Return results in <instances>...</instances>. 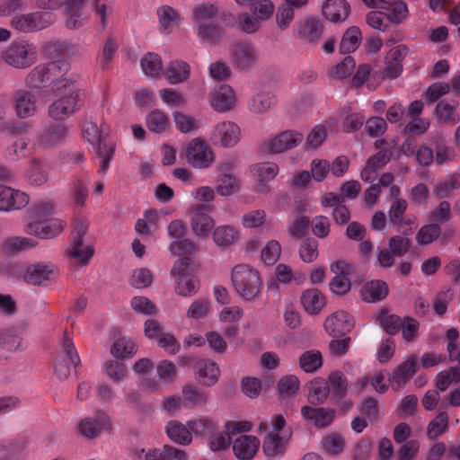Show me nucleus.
Returning <instances> with one entry per match:
<instances>
[{
    "mask_svg": "<svg viewBox=\"0 0 460 460\" xmlns=\"http://www.w3.org/2000/svg\"><path fill=\"white\" fill-rule=\"evenodd\" d=\"M36 244L37 243L31 238L13 236L4 240L2 249L6 253H13L32 248L36 246Z\"/></svg>",
    "mask_w": 460,
    "mask_h": 460,
    "instance_id": "obj_45",
    "label": "nucleus"
},
{
    "mask_svg": "<svg viewBox=\"0 0 460 460\" xmlns=\"http://www.w3.org/2000/svg\"><path fill=\"white\" fill-rule=\"evenodd\" d=\"M110 429L109 418L103 412H97L93 418H85L79 424L81 434L87 438H94L103 430Z\"/></svg>",
    "mask_w": 460,
    "mask_h": 460,
    "instance_id": "obj_19",
    "label": "nucleus"
},
{
    "mask_svg": "<svg viewBox=\"0 0 460 460\" xmlns=\"http://www.w3.org/2000/svg\"><path fill=\"white\" fill-rule=\"evenodd\" d=\"M210 310V303L208 299L199 298L194 300L188 311L187 317L192 319H200L208 315Z\"/></svg>",
    "mask_w": 460,
    "mask_h": 460,
    "instance_id": "obj_63",
    "label": "nucleus"
},
{
    "mask_svg": "<svg viewBox=\"0 0 460 460\" xmlns=\"http://www.w3.org/2000/svg\"><path fill=\"white\" fill-rule=\"evenodd\" d=\"M300 303L307 314L315 315L325 306L326 298L320 290L309 288L302 293Z\"/></svg>",
    "mask_w": 460,
    "mask_h": 460,
    "instance_id": "obj_25",
    "label": "nucleus"
},
{
    "mask_svg": "<svg viewBox=\"0 0 460 460\" xmlns=\"http://www.w3.org/2000/svg\"><path fill=\"white\" fill-rule=\"evenodd\" d=\"M27 179L31 184L37 186L42 185L47 181L48 175L39 160H31V168L27 172Z\"/></svg>",
    "mask_w": 460,
    "mask_h": 460,
    "instance_id": "obj_60",
    "label": "nucleus"
},
{
    "mask_svg": "<svg viewBox=\"0 0 460 460\" xmlns=\"http://www.w3.org/2000/svg\"><path fill=\"white\" fill-rule=\"evenodd\" d=\"M300 382L296 376L289 375L282 377L278 385L279 392L284 396H292L299 389Z\"/></svg>",
    "mask_w": 460,
    "mask_h": 460,
    "instance_id": "obj_64",
    "label": "nucleus"
},
{
    "mask_svg": "<svg viewBox=\"0 0 460 460\" xmlns=\"http://www.w3.org/2000/svg\"><path fill=\"white\" fill-rule=\"evenodd\" d=\"M299 254L303 261H314L318 256V242L314 238L305 239L300 246Z\"/></svg>",
    "mask_w": 460,
    "mask_h": 460,
    "instance_id": "obj_61",
    "label": "nucleus"
},
{
    "mask_svg": "<svg viewBox=\"0 0 460 460\" xmlns=\"http://www.w3.org/2000/svg\"><path fill=\"white\" fill-rule=\"evenodd\" d=\"M454 298V293L450 288H443L438 292L433 300V308L437 314L443 315L447 310V305Z\"/></svg>",
    "mask_w": 460,
    "mask_h": 460,
    "instance_id": "obj_57",
    "label": "nucleus"
},
{
    "mask_svg": "<svg viewBox=\"0 0 460 460\" xmlns=\"http://www.w3.org/2000/svg\"><path fill=\"white\" fill-rule=\"evenodd\" d=\"M69 136V128L66 124H54L46 128L33 144L34 152L55 147L63 143Z\"/></svg>",
    "mask_w": 460,
    "mask_h": 460,
    "instance_id": "obj_10",
    "label": "nucleus"
},
{
    "mask_svg": "<svg viewBox=\"0 0 460 460\" xmlns=\"http://www.w3.org/2000/svg\"><path fill=\"white\" fill-rule=\"evenodd\" d=\"M157 14L159 16L161 26L166 32H170L172 27L179 24L181 21L180 14L168 5L159 8Z\"/></svg>",
    "mask_w": 460,
    "mask_h": 460,
    "instance_id": "obj_48",
    "label": "nucleus"
},
{
    "mask_svg": "<svg viewBox=\"0 0 460 460\" xmlns=\"http://www.w3.org/2000/svg\"><path fill=\"white\" fill-rule=\"evenodd\" d=\"M213 239L218 246L228 247L239 239V232L230 226H219L213 232Z\"/></svg>",
    "mask_w": 460,
    "mask_h": 460,
    "instance_id": "obj_37",
    "label": "nucleus"
},
{
    "mask_svg": "<svg viewBox=\"0 0 460 460\" xmlns=\"http://www.w3.org/2000/svg\"><path fill=\"white\" fill-rule=\"evenodd\" d=\"M55 268L51 264L37 263L30 265L23 276V279L28 284L41 285L45 281L54 279Z\"/></svg>",
    "mask_w": 460,
    "mask_h": 460,
    "instance_id": "obj_22",
    "label": "nucleus"
},
{
    "mask_svg": "<svg viewBox=\"0 0 460 460\" xmlns=\"http://www.w3.org/2000/svg\"><path fill=\"white\" fill-rule=\"evenodd\" d=\"M168 437L175 443L188 445L191 442L190 428L177 420H171L166 426Z\"/></svg>",
    "mask_w": 460,
    "mask_h": 460,
    "instance_id": "obj_34",
    "label": "nucleus"
},
{
    "mask_svg": "<svg viewBox=\"0 0 460 460\" xmlns=\"http://www.w3.org/2000/svg\"><path fill=\"white\" fill-rule=\"evenodd\" d=\"M260 448V440L251 435H242L233 443L234 456L240 460L252 458Z\"/></svg>",
    "mask_w": 460,
    "mask_h": 460,
    "instance_id": "obj_20",
    "label": "nucleus"
},
{
    "mask_svg": "<svg viewBox=\"0 0 460 460\" xmlns=\"http://www.w3.org/2000/svg\"><path fill=\"white\" fill-rule=\"evenodd\" d=\"M361 297L365 302H376L384 299L388 294V287L382 280L367 282L361 288Z\"/></svg>",
    "mask_w": 460,
    "mask_h": 460,
    "instance_id": "obj_29",
    "label": "nucleus"
},
{
    "mask_svg": "<svg viewBox=\"0 0 460 460\" xmlns=\"http://www.w3.org/2000/svg\"><path fill=\"white\" fill-rule=\"evenodd\" d=\"M251 12L261 22L267 21L273 15L275 5L271 0H252Z\"/></svg>",
    "mask_w": 460,
    "mask_h": 460,
    "instance_id": "obj_51",
    "label": "nucleus"
},
{
    "mask_svg": "<svg viewBox=\"0 0 460 460\" xmlns=\"http://www.w3.org/2000/svg\"><path fill=\"white\" fill-rule=\"evenodd\" d=\"M460 188V173L449 174L447 179L437 184L436 194L440 198L447 197L451 191Z\"/></svg>",
    "mask_w": 460,
    "mask_h": 460,
    "instance_id": "obj_55",
    "label": "nucleus"
},
{
    "mask_svg": "<svg viewBox=\"0 0 460 460\" xmlns=\"http://www.w3.org/2000/svg\"><path fill=\"white\" fill-rule=\"evenodd\" d=\"M323 365V357L319 350L310 349L299 357V366L305 373H314Z\"/></svg>",
    "mask_w": 460,
    "mask_h": 460,
    "instance_id": "obj_39",
    "label": "nucleus"
},
{
    "mask_svg": "<svg viewBox=\"0 0 460 460\" xmlns=\"http://www.w3.org/2000/svg\"><path fill=\"white\" fill-rule=\"evenodd\" d=\"M80 362L77 352L72 341L65 338L63 343V355L54 360V370L59 379H66L70 375V366L76 367Z\"/></svg>",
    "mask_w": 460,
    "mask_h": 460,
    "instance_id": "obj_13",
    "label": "nucleus"
},
{
    "mask_svg": "<svg viewBox=\"0 0 460 460\" xmlns=\"http://www.w3.org/2000/svg\"><path fill=\"white\" fill-rule=\"evenodd\" d=\"M323 24L315 18L300 22L296 26L297 36L309 42H316L323 33Z\"/></svg>",
    "mask_w": 460,
    "mask_h": 460,
    "instance_id": "obj_28",
    "label": "nucleus"
},
{
    "mask_svg": "<svg viewBox=\"0 0 460 460\" xmlns=\"http://www.w3.org/2000/svg\"><path fill=\"white\" fill-rule=\"evenodd\" d=\"M457 102L440 101L437 107L436 112L440 121L455 125L458 121V114L456 113Z\"/></svg>",
    "mask_w": 460,
    "mask_h": 460,
    "instance_id": "obj_40",
    "label": "nucleus"
},
{
    "mask_svg": "<svg viewBox=\"0 0 460 460\" xmlns=\"http://www.w3.org/2000/svg\"><path fill=\"white\" fill-rule=\"evenodd\" d=\"M241 130L238 125L232 121L217 123L212 133V140L223 147H233L240 140Z\"/></svg>",
    "mask_w": 460,
    "mask_h": 460,
    "instance_id": "obj_14",
    "label": "nucleus"
},
{
    "mask_svg": "<svg viewBox=\"0 0 460 460\" xmlns=\"http://www.w3.org/2000/svg\"><path fill=\"white\" fill-rule=\"evenodd\" d=\"M2 58L11 66L25 69L37 61V49L27 40L13 41L3 51Z\"/></svg>",
    "mask_w": 460,
    "mask_h": 460,
    "instance_id": "obj_5",
    "label": "nucleus"
},
{
    "mask_svg": "<svg viewBox=\"0 0 460 460\" xmlns=\"http://www.w3.org/2000/svg\"><path fill=\"white\" fill-rule=\"evenodd\" d=\"M232 282L235 291L245 300H252L261 289L259 271L247 264H238L233 269Z\"/></svg>",
    "mask_w": 460,
    "mask_h": 460,
    "instance_id": "obj_4",
    "label": "nucleus"
},
{
    "mask_svg": "<svg viewBox=\"0 0 460 460\" xmlns=\"http://www.w3.org/2000/svg\"><path fill=\"white\" fill-rule=\"evenodd\" d=\"M301 414L305 420L311 421L314 426L324 428L333 421L335 410L331 408L304 406L301 409Z\"/></svg>",
    "mask_w": 460,
    "mask_h": 460,
    "instance_id": "obj_21",
    "label": "nucleus"
},
{
    "mask_svg": "<svg viewBox=\"0 0 460 460\" xmlns=\"http://www.w3.org/2000/svg\"><path fill=\"white\" fill-rule=\"evenodd\" d=\"M323 326L330 335L339 337L351 331L354 326V321L349 313L339 310L325 319Z\"/></svg>",
    "mask_w": 460,
    "mask_h": 460,
    "instance_id": "obj_16",
    "label": "nucleus"
},
{
    "mask_svg": "<svg viewBox=\"0 0 460 460\" xmlns=\"http://www.w3.org/2000/svg\"><path fill=\"white\" fill-rule=\"evenodd\" d=\"M210 104L214 110L224 112L231 110L235 104V95L229 85H221L209 95Z\"/></svg>",
    "mask_w": 460,
    "mask_h": 460,
    "instance_id": "obj_23",
    "label": "nucleus"
},
{
    "mask_svg": "<svg viewBox=\"0 0 460 460\" xmlns=\"http://www.w3.org/2000/svg\"><path fill=\"white\" fill-rule=\"evenodd\" d=\"M349 11L350 6L345 0H327L323 5V15L333 22L344 21Z\"/></svg>",
    "mask_w": 460,
    "mask_h": 460,
    "instance_id": "obj_27",
    "label": "nucleus"
},
{
    "mask_svg": "<svg viewBox=\"0 0 460 460\" xmlns=\"http://www.w3.org/2000/svg\"><path fill=\"white\" fill-rule=\"evenodd\" d=\"M208 206L194 205L190 208L191 213L190 227L193 234L199 237H208L214 226V219L206 212Z\"/></svg>",
    "mask_w": 460,
    "mask_h": 460,
    "instance_id": "obj_12",
    "label": "nucleus"
},
{
    "mask_svg": "<svg viewBox=\"0 0 460 460\" xmlns=\"http://www.w3.org/2000/svg\"><path fill=\"white\" fill-rule=\"evenodd\" d=\"M441 234V227L438 224L422 226L416 234L415 239L420 245H429Z\"/></svg>",
    "mask_w": 460,
    "mask_h": 460,
    "instance_id": "obj_44",
    "label": "nucleus"
},
{
    "mask_svg": "<svg viewBox=\"0 0 460 460\" xmlns=\"http://www.w3.org/2000/svg\"><path fill=\"white\" fill-rule=\"evenodd\" d=\"M16 115L20 119H26L37 113V99L35 94L27 90H18L13 95Z\"/></svg>",
    "mask_w": 460,
    "mask_h": 460,
    "instance_id": "obj_18",
    "label": "nucleus"
},
{
    "mask_svg": "<svg viewBox=\"0 0 460 460\" xmlns=\"http://www.w3.org/2000/svg\"><path fill=\"white\" fill-rule=\"evenodd\" d=\"M146 127L155 133L164 132L170 126L168 116L160 110H154L146 116Z\"/></svg>",
    "mask_w": 460,
    "mask_h": 460,
    "instance_id": "obj_41",
    "label": "nucleus"
},
{
    "mask_svg": "<svg viewBox=\"0 0 460 460\" xmlns=\"http://www.w3.org/2000/svg\"><path fill=\"white\" fill-rule=\"evenodd\" d=\"M93 247L92 245H84L81 237L75 238L68 250L70 259L79 265H86L93 257Z\"/></svg>",
    "mask_w": 460,
    "mask_h": 460,
    "instance_id": "obj_30",
    "label": "nucleus"
},
{
    "mask_svg": "<svg viewBox=\"0 0 460 460\" xmlns=\"http://www.w3.org/2000/svg\"><path fill=\"white\" fill-rule=\"evenodd\" d=\"M54 22L49 13H31L15 15L12 18L10 25L20 32L29 33L43 30Z\"/></svg>",
    "mask_w": 460,
    "mask_h": 460,
    "instance_id": "obj_8",
    "label": "nucleus"
},
{
    "mask_svg": "<svg viewBox=\"0 0 460 460\" xmlns=\"http://www.w3.org/2000/svg\"><path fill=\"white\" fill-rule=\"evenodd\" d=\"M190 431L200 436H208L217 429L216 422L208 417H200L188 422Z\"/></svg>",
    "mask_w": 460,
    "mask_h": 460,
    "instance_id": "obj_52",
    "label": "nucleus"
},
{
    "mask_svg": "<svg viewBox=\"0 0 460 460\" xmlns=\"http://www.w3.org/2000/svg\"><path fill=\"white\" fill-rule=\"evenodd\" d=\"M146 460H187V456L183 450L165 445L162 448L149 450Z\"/></svg>",
    "mask_w": 460,
    "mask_h": 460,
    "instance_id": "obj_31",
    "label": "nucleus"
},
{
    "mask_svg": "<svg viewBox=\"0 0 460 460\" xmlns=\"http://www.w3.org/2000/svg\"><path fill=\"white\" fill-rule=\"evenodd\" d=\"M280 254V243L277 240H270L261 250V260L264 263L272 265L279 259Z\"/></svg>",
    "mask_w": 460,
    "mask_h": 460,
    "instance_id": "obj_58",
    "label": "nucleus"
},
{
    "mask_svg": "<svg viewBox=\"0 0 460 460\" xmlns=\"http://www.w3.org/2000/svg\"><path fill=\"white\" fill-rule=\"evenodd\" d=\"M199 382L207 386L215 385L219 378L218 366L210 359H200L196 364Z\"/></svg>",
    "mask_w": 460,
    "mask_h": 460,
    "instance_id": "obj_26",
    "label": "nucleus"
},
{
    "mask_svg": "<svg viewBox=\"0 0 460 460\" xmlns=\"http://www.w3.org/2000/svg\"><path fill=\"white\" fill-rule=\"evenodd\" d=\"M0 348L13 352L22 350L25 345L14 329H4L0 330Z\"/></svg>",
    "mask_w": 460,
    "mask_h": 460,
    "instance_id": "obj_33",
    "label": "nucleus"
},
{
    "mask_svg": "<svg viewBox=\"0 0 460 460\" xmlns=\"http://www.w3.org/2000/svg\"><path fill=\"white\" fill-rule=\"evenodd\" d=\"M86 0H38L37 4L42 9H56L66 4V25L69 29L81 27L87 20L88 15L84 11V4Z\"/></svg>",
    "mask_w": 460,
    "mask_h": 460,
    "instance_id": "obj_7",
    "label": "nucleus"
},
{
    "mask_svg": "<svg viewBox=\"0 0 460 460\" xmlns=\"http://www.w3.org/2000/svg\"><path fill=\"white\" fill-rule=\"evenodd\" d=\"M416 364L417 359L413 357L401 364L394 372L392 385L395 384L397 385L396 389H398L402 385H403L416 372Z\"/></svg>",
    "mask_w": 460,
    "mask_h": 460,
    "instance_id": "obj_38",
    "label": "nucleus"
},
{
    "mask_svg": "<svg viewBox=\"0 0 460 460\" xmlns=\"http://www.w3.org/2000/svg\"><path fill=\"white\" fill-rule=\"evenodd\" d=\"M233 59L238 68L246 69L257 61L258 53L252 44L239 42L234 48Z\"/></svg>",
    "mask_w": 460,
    "mask_h": 460,
    "instance_id": "obj_24",
    "label": "nucleus"
},
{
    "mask_svg": "<svg viewBox=\"0 0 460 460\" xmlns=\"http://www.w3.org/2000/svg\"><path fill=\"white\" fill-rule=\"evenodd\" d=\"M449 417L446 411H440L430 420L427 427V436L429 439H436L444 434L448 428Z\"/></svg>",
    "mask_w": 460,
    "mask_h": 460,
    "instance_id": "obj_42",
    "label": "nucleus"
},
{
    "mask_svg": "<svg viewBox=\"0 0 460 460\" xmlns=\"http://www.w3.org/2000/svg\"><path fill=\"white\" fill-rule=\"evenodd\" d=\"M199 289V279L197 276L190 274L181 276L175 279V292L182 296H194Z\"/></svg>",
    "mask_w": 460,
    "mask_h": 460,
    "instance_id": "obj_32",
    "label": "nucleus"
},
{
    "mask_svg": "<svg viewBox=\"0 0 460 460\" xmlns=\"http://www.w3.org/2000/svg\"><path fill=\"white\" fill-rule=\"evenodd\" d=\"M64 79L61 78L60 66L56 62H49L40 64L31 70L25 78V84L31 89H40L51 85L56 93L58 83Z\"/></svg>",
    "mask_w": 460,
    "mask_h": 460,
    "instance_id": "obj_6",
    "label": "nucleus"
},
{
    "mask_svg": "<svg viewBox=\"0 0 460 460\" xmlns=\"http://www.w3.org/2000/svg\"><path fill=\"white\" fill-rule=\"evenodd\" d=\"M344 446V439L338 434L332 433L323 438V448L329 455L335 456L341 453Z\"/></svg>",
    "mask_w": 460,
    "mask_h": 460,
    "instance_id": "obj_59",
    "label": "nucleus"
},
{
    "mask_svg": "<svg viewBox=\"0 0 460 460\" xmlns=\"http://www.w3.org/2000/svg\"><path fill=\"white\" fill-rule=\"evenodd\" d=\"M252 172L261 183L273 180L279 172V166L274 163H261L255 164Z\"/></svg>",
    "mask_w": 460,
    "mask_h": 460,
    "instance_id": "obj_49",
    "label": "nucleus"
},
{
    "mask_svg": "<svg viewBox=\"0 0 460 460\" xmlns=\"http://www.w3.org/2000/svg\"><path fill=\"white\" fill-rule=\"evenodd\" d=\"M182 397L184 406L189 408H193L207 402L206 394L191 385L184 386Z\"/></svg>",
    "mask_w": 460,
    "mask_h": 460,
    "instance_id": "obj_53",
    "label": "nucleus"
},
{
    "mask_svg": "<svg viewBox=\"0 0 460 460\" xmlns=\"http://www.w3.org/2000/svg\"><path fill=\"white\" fill-rule=\"evenodd\" d=\"M216 189L219 195L228 196L239 190V183L233 175L222 174L217 179Z\"/></svg>",
    "mask_w": 460,
    "mask_h": 460,
    "instance_id": "obj_56",
    "label": "nucleus"
},
{
    "mask_svg": "<svg viewBox=\"0 0 460 460\" xmlns=\"http://www.w3.org/2000/svg\"><path fill=\"white\" fill-rule=\"evenodd\" d=\"M287 439L275 432H270L263 442V451L267 456L274 457L284 454Z\"/></svg>",
    "mask_w": 460,
    "mask_h": 460,
    "instance_id": "obj_35",
    "label": "nucleus"
},
{
    "mask_svg": "<svg viewBox=\"0 0 460 460\" xmlns=\"http://www.w3.org/2000/svg\"><path fill=\"white\" fill-rule=\"evenodd\" d=\"M82 137L93 145L94 153L100 158L99 173H105L115 153V144L107 135H102L97 124L84 120L82 125Z\"/></svg>",
    "mask_w": 460,
    "mask_h": 460,
    "instance_id": "obj_3",
    "label": "nucleus"
},
{
    "mask_svg": "<svg viewBox=\"0 0 460 460\" xmlns=\"http://www.w3.org/2000/svg\"><path fill=\"white\" fill-rule=\"evenodd\" d=\"M66 227V222L58 218L34 220L28 223L23 231L41 239L53 238L61 234Z\"/></svg>",
    "mask_w": 460,
    "mask_h": 460,
    "instance_id": "obj_11",
    "label": "nucleus"
},
{
    "mask_svg": "<svg viewBox=\"0 0 460 460\" xmlns=\"http://www.w3.org/2000/svg\"><path fill=\"white\" fill-rule=\"evenodd\" d=\"M385 10L388 11L387 19L394 23L402 22L408 13L407 5L403 2H393V0H390L389 7Z\"/></svg>",
    "mask_w": 460,
    "mask_h": 460,
    "instance_id": "obj_62",
    "label": "nucleus"
},
{
    "mask_svg": "<svg viewBox=\"0 0 460 460\" xmlns=\"http://www.w3.org/2000/svg\"><path fill=\"white\" fill-rule=\"evenodd\" d=\"M144 73L152 77H157L162 73V59L155 53H147L141 59Z\"/></svg>",
    "mask_w": 460,
    "mask_h": 460,
    "instance_id": "obj_50",
    "label": "nucleus"
},
{
    "mask_svg": "<svg viewBox=\"0 0 460 460\" xmlns=\"http://www.w3.org/2000/svg\"><path fill=\"white\" fill-rule=\"evenodd\" d=\"M137 352V346L130 338L120 337L112 345L111 353L117 358L131 357Z\"/></svg>",
    "mask_w": 460,
    "mask_h": 460,
    "instance_id": "obj_43",
    "label": "nucleus"
},
{
    "mask_svg": "<svg viewBox=\"0 0 460 460\" xmlns=\"http://www.w3.org/2000/svg\"><path fill=\"white\" fill-rule=\"evenodd\" d=\"M303 140V135L296 131H284L278 136L268 139L263 148L270 153H281L297 146Z\"/></svg>",
    "mask_w": 460,
    "mask_h": 460,
    "instance_id": "obj_17",
    "label": "nucleus"
},
{
    "mask_svg": "<svg viewBox=\"0 0 460 460\" xmlns=\"http://www.w3.org/2000/svg\"><path fill=\"white\" fill-rule=\"evenodd\" d=\"M56 92L62 95L54 100L48 109L49 116L54 120H64L76 112L83 105L84 93L75 83L68 78L58 82Z\"/></svg>",
    "mask_w": 460,
    "mask_h": 460,
    "instance_id": "obj_1",
    "label": "nucleus"
},
{
    "mask_svg": "<svg viewBox=\"0 0 460 460\" xmlns=\"http://www.w3.org/2000/svg\"><path fill=\"white\" fill-rule=\"evenodd\" d=\"M446 337L447 340V351L448 359L451 362H456L460 368V348H459V332L452 327L447 331Z\"/></svg>",
    "mask_w": 460,
    "mask_h": 460,
    "instance_id": "obj_46",
    "label": "nucleus"
},
{
    "mask_svg": "<svg viewBox=\"0 0 460 460\" xmlns=\"http://www.w3.org/2000/svg\"><path fill=\"white\" fill-rule=\"evenodd\" d=\"M360 39L361 32L358 27L352 26L349 28L341 39L340 45L341 52L350 53L355 51L359 45Z\"/></svg>",
    "mask_w": 460,
    "mask_h": 460,
    "instance_id": "obj_47",
    "label": "nucleus"
},
{
    "mask_svg": "<svg viewBox=\"0 0 460 460\" xmlns=\"http://www.w3.org/2000/svg\"><path fill=\"white\" fill-rule=\"evenodd\" d=\"M460 382V368L451 367L438 374L436 385L439 391H446L453 383Z\"/></svg>",
    "mask_w": 460,
    "mask_h": 460,
    "instance_id": "obj_54",
    "label": "nucleus"
},
{
    "mask_svg": "<svg viewBox=\"0 0 460 460\" xmlns=\"http://www.w3.org/2000/svg\"><path fill=\"white\" fill-rule=\"evenodd\" d=\"M29 195L19 190L0 184V211L17 210L29 204Z\"/></svg>",
    "mask_w": 460,
    "mask_h": 460,
    "instance_id": "obj_15",
    "label": "nucleus"
},
{
    "mask_svg": "<svg viewBox=\"0 0 460 460\" xmlns=\"http://www.w3.org/2000/svg\"><path fill=\"white\" fill-rule=\"evenodd\" d=\"M218 12V6L208 2H202L192 8L191 20L201 41L215 44L222 37L223 29L216 21Z\"/></svg>",
    "mask_w": 460,
    "mask_h": 460,
    "instance_id": "obj_2",
    "label": "nucleus"
},
{
    "mask_svg": "<svg viewBox=\"0 0 460 460\" xmlns=\"http://www.w3.org/2000/svg\"><path fill=\"white\" fill-rule=\"evenodd\" d=\"M185 155L194 168L207 169L213 164L215 156L211 147L201 138L192 139L187 146Z\"/></svg>",
    "mask_w": 460,
    "mask_h": 460,
    "instance_id": "obj_9",
    "label": "nucleus"
},
{
    "mask_svg": "<svg viewBox=\"0 0 460 460\" xmlns=\"http://www.w3.org/2000/svg\"><path fill=\"white\" fill-rule=\"evenodd\" d=\"M164 75L171 84H179L189 77L190 66L186 62L174 60L169 64Z\"/></svg>",
    "mask_w": 460,
    "mask_h": 460,
    "instance_id": "obj_36",
    "label": "nucleus"
}]
</instances>
